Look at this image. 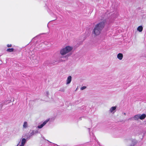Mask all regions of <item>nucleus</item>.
I'll return each mask as SVG.
<instances>
[{
  "mask_svg": "<svg viewBox=\"0 0 146 146\" xmlns=\"http://www.w3.org/2000/svg\"><path fill=\"white\" fill-rule=\"evenodd\" d=\"M71 80L72 77L71 76H69L67 78L66 81V84H69L71 82Z\"/></svg>",
  "mask_w": 146,
  "mask_h": 146,
  "instance_id": "5",
  "label": "nucleus"
},
{
  "mask_svg": "<svg viewBox=\"0 0 146 146\" xmlns=\"http://www.w3.org/2000/svg\"><path fill=\"white\" fill-rule=\"evenodd\" d=\"M60 91H62V92H64V89H60Z\"/></svg>",
  "mask_w": 146,
  "mask_h": 146,
  "instance_id": "19",
  "label": "nucleus"
},
{
  "mask_svg": "<svg viewBox=\"0 0 146 146\" xmlns=\"http://www.w3.org/2000/svg\"><path fill=\"white\" fill-rule=\"evenodd\" d=\"M14 51V49L13 48H8L7 49V51L9 52H13Z\"/></svg>",
  "mask_w": 146,
  "mask_h": 146,
  "instance_id": "14",
  "label": "nucleus"
},
{
  "mask_svg": "<svg viewBox=\"0 0 146 146\" xmlns=\"http://www.w3.org/2000/svg\"><path fill=\"white\" fill-rule=\"evenodd\" d=\"M133 117H131L130 118H129L128 119L129 120H133Z\"/></svg>",
  "mask_w": 146,
  "mask_h": 146,
  "instance_id": "18",
  "label": "nucleus"
},
{
  "mask_svg": "<svg viewBox=\"0 0 146 146\" xmlns=\"http://www.w3.org/2000/svg\"><path fill=\"white\" fill-rule=\"evenodd\" d=\"M133 119L135 120H138L139 119V114L135 115L133 117Z\"/></svg>",
  "mask_w": 146,
  "mask_h": 146,
  "instance_id": "10",
  "label": "nucleus"
},
{
  "mask_svg": "<svg viewBox=\"0 0 146 146\" xmlns=\"http://www.w3.org/2000/svg\"><path fill=\"white\" fill-rule=\"evenodd\" d=\"M72 48V47L70 46H66L60 50V53L62 55H65L71 51Z\"/></svg>",
  "mask_w": 146,
  "mask_h": 146,
  "instance_id": "2",
  "label": "nucleus"
},
{
  "mask_svg": "<svg viewBox=\"0 0 146 146\" xmlns=\"http://www.w3.org/2000/svg\"><path fill=\"white\" fill-rule=\"evenodd\" d=\"M123 57V54L121 53H119L117 55V58L120 60H122Z\"/></svg>",
  "mask_w": 146,
  "mask_h": 146,
  "instance_id": "7",
  "label": "nucleus"
},
{
  "mask_svg": "<svg viewBox=\"0 0 146 146\" xmlns=\"http://www.w3.org/2000/svg\"><path fill=\"white\" fill-rule=\"evenodd\" d=\"M7 46L8 47H10L12 46V45L11 44H8L7 45Z\"/></svg>",
  "mask_w": 146,
  "mask_h": 146,
  "instance_id": "16",
  "label": "nucleus"
},
{
  "mask_svg": "<svg viewBox=\"0 0 146 146\" xmlns=\"http://www.w3.org/2000/svg\"><path fill=\"white\" fill-rule=\"evenodd\" d=\"M55 145H56L57 146H59V145H58L56 144Z\"/></svg>",
  "mask_w": 146,
  "mask_h": 146,
  "instance_id": "22",
  "label": "nucleus"
},
{
  "mask_svg": "<svg viewBox=\"0 0 146 146\" xmlns=\"http://www.w3.org/2000/svg\"><path fill=\"white\" fill-rule=\"evenodd\" d=\"M135 145V144H133L132 145H131V146H134Z\"/></svg>",
  "mask_w": 146,
  "mask_h": 146,
  "instance_id": "20",
  "label": "nucleus"
},
{
  "mask_svg": "<svg viewBox=\"0 0 146 146\" xmlns=\"http://www.w3.org/2000/svg\"><path fill=\"white\" fill-rule=\"evenodd\" d=\"M143 27L141 26L138 27L137 28V30L140 32H141L143 30Z\"/></svg>",
  "mask_w": 146,
  "mask_h": 146,
  "instance_id": "12",
  "label": "nucleus"
},
{
  "mask_svg": "<svg viewBox=\"0 0 146 146\" xmlns=\"http://www.w3.org/2000/svg\"><path fill=\"white\" fill-rule=\"evenodd\" d=\"M46 95L47 96H48V95H49V92H48V91H47L46 92Z\"/></svg>",
  "mask_w": 146,
  "mask_h": 146,
  "instance_id": "17",
  "label": "nucleus"
},
{
  "mask_svg": "<svg viewBox=\"0 0 146 146\" xmlns=\"http://www.w3.org/2000/svg\"><path fill=\"white\" fill-rule=\"evenodd\" d=\"M26 142V140L24 138H23L21 141V145L24 146Z\"/></svg>",
  "mask_w": 146,
  "mask_h": 146,
  "instance_id": "11",
  "label": "nucleus"
},
{
  "mask_svg": "<svg viewBox=\"0 0 146 146\" xmlns=\"http://www.w3.org/2000/svg\"><path fill=\"white\" fill-rule=\"evenodd\" d=\"M29 127V125L28 123L26 121H25L23 125V129L24 130L27 129Z\"/></svg>",
  "mask_w": 146,
  "mask_h": 146,
  "instance_id": "4",
  "label": "nucleus"
},
{
  "mask_svg": "<svg viewBox=\"0 0 146 146\" xmlns=\"http://www.w3.org/2000/svg\"><path fill=\"white\" fill-rule=\"evenodd\" d=\"M146 117V115L145 114H143L142 115L139 114V119L142 120L144 119Z\"/></svg>",
  "mask_w": 146,
  "mask_h": 146,
  "instance_id": "9",
  "label": "nucleus"
},
{
  "mask_svg": "<svg viewBox=\"0 0 146 146\" xmlns=\"http://www.w3.org/2000/svg\"><path fill=\"white\" fill-rule=\"evenodd\" d=\"M118 16V13H115L112 15V17L113 18L116 17Z\"/></svg>",
  "mask_w": 146,
  "mask_h": 146,
  "instance_id": "13",
  "label": "nucleus"
},
{
  "mask_svg": "<svg viewBox=\"0 0 146 146\" xmlns=\"http://www.w3.org/2000/svg\"><path fill=\"white\" fill-rule=\"evenodd\" d=\"M37 132V131H35L34 130L32 131V132H31L30 133V134H29V136L28 137H27V139H30L31 137L35 133Z\"/></svg>",
  "mask_w": 146,
  "mask_h": 146,
  "instance_id": "8",
  "label": "nucleus"
},
{
  "mask_svg": "<svg viewBox=\"0 0 146 146\" xmlns=\"http://www.w3.org/2000/svg\"><path fill=\"white\" fill-rule=\"evenodd\" d=\"M86 86H83L81 88L80 90H83L86 88Z\"/></svg>",
  "mask_w": 146,
  "mask_h": 146,
  "instance_id": "15",
  "label": "nucleus"
},
{
  "mask_svg": "<svg viewBox=\"0 0 146 146\" xmlns=\"http://www.w3.org/2000/svg\"><path fill=\"white\" fill-rule=\"evenodd\" d=\"M49 119H47L45 121H44L42 124L38 125V128L39 129H41L42 128L44 125H46V124L49 121Z\"/></svg>",
  "mask_w": 146,
  "mask_h": 146,
  "instance_id": "3",
  "label": "nucleus"
},
{
  "mask_svg": "<svg viewBox=\"0 0 146 146\" xmlns=\"http://www.w3.org/2000/svg\"><path fill=\"white\" fill-rule=\"evenodd\" d=\"M116 107L113 106L111 107L109 110V111L110 113H114L115 112V110L116 109Z\"/></svg>",
  "mask_w": 146,
  "mask_h": 146,
  "instance_id": "6",
  "label": "nucleus"
},
{
  "mask_svg": "<svg viewBox=\"0 0 146 146\" xmlns=\"http://www.w3.org/2000/svg\"><path fill=\"white\" fill-rule=\"evenodd\" d=\"M105 26V22L102 21L96 25L92 30V33L95 36L99 35Z\"/></svg>",
  "mask_w": 146,
  "mask_h": 146,
  "instance_id": "1",
  "label": "nucleus"
},
{
  "mask_svg": "<svg viewBox=\"0 0 146 146\" xmlns=\"http://www.w3.org/2000/svg\"><path fill=\"white\" fill-rule=\"evenodd\" d=\"M18 145H17V146H18Z\"/></svg>",
  "mask_w": 146,
  "mask_h": 146,
  "instance_id": "23",
  "label": "nucleus"
},
{
  "mask_svg": "<svg viewBox=\"0 0 146 146\" xmlns=\"http://www.w3.org/2000/svg\"><path fill=\"white\" fill-rule=\"evenodd\" d=\"M124 115H126V113H124Z\"/></svg>",
  "mask_w": 146,
  "mask_h": 146,
  "instance_id": "21",
  "label": "nucleus"
}]
</instances>
